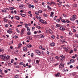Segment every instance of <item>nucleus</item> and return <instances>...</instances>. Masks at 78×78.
<instances>
[{
  "instance_id": "ddd939ff",
  "label": "nucleus",
  "mask_w": 78,
  "mask_h": 78,
  "mask_svg": "<svg viewBox=\"0 0 78 78\" xmlns=\"http://www.w3.org/2000/svg\"><path fill=\"white\" fill-rule=\"evenodd\" d=\"M5 58H6V59H10V56L9 55H7L5 56Z\"/></svg>"
},
{
  "instance_id": "412c9836",
  "label": "nucleus",
  "mask_w": 78,
  "mask_h": 78,
  "mask_svg": "<svg viewBox=\"0 0 78 78\" xmlns=\"http://www.w3.org/2000/svg\"><path fill=\"white\" fill-rule=\"evenodd\" d=\"M50 45L51 46H55V43L54 42H52L51 44Z\"/></svg>"
},
{
  "instance_id": "6ab92c4d",
  "label": "nucleus",
  "mask_w": 78,
  "mask_h": 78,
  "mask_svg": "<svg viewBox=\"0 0 78 78\" xmlns=\"http://www.w3.org/2000/svg\"><path fill=\"white\" fill-rule=\"evenodd\" d=\"M44 20L42 19H41L39 20V22H41V23H44Z\"/></svg>"
},
{
  "instance_id": "79ce46f5",
  "label": "nucleus",
  "mask_w": 78,
  "mask_h": 78,
  "mask_svg": "<svg viewBox=\"0 0 78 78\" xmlns=\"http://www.w3.org/2000/svg\"><path fill=\"white\" fill-rule=\"evenodd\" d=\"M56 25L57 27H60V25L59 24H56Z\"/></svg>"
},
{
  "instance_id": "f704fd0d",
  "label": "nucleus",
  "mask_w": 78,
  "mask_h": 78,
  "mask_svg": "<svg viewBox=\"0 0 78 78\" xmlns=\"http://www.w3.org/2000/svg\"><path fill=\"white\" fill-rule=\"evenodd\" d=\"M51 5L53 4V5H55L56 4V3H55V2H51Z\"/></svg>"
},
{
  "instance_id": "39448f33",
  "label": "nucleus",
  "mask_w": 78,
  "mask_h": 78,
  "mask_svg": "<svg viewBox=\"0 0 78 78\" xmlns=\"http://www.w3.org/2000/svg\"><path fill=\"white\" fill-rule=\"evenodd\" d=\"M64 49H65V51H67V52L69 51V50L70 49L69 47H67V48L64 47Z\"/></svg>"
},
{
  "instance_id": "a18cd8bd",
  "label": "nucleus",
  "mask_w": 78,
  "mask_h": 78,
  "mask_svg": "<svg viewBox=\"0 0 78 78\" xmlns=\"http://www.w3.org/2000/svg\"><path fill=\"white\" fill-rule=\"evenodd\" d=\"M11 63H13L14 62V60L13 59H12L11 61Z\"/></svg>"
},
{
  "instance_id": "6e6552de",
  "label": "nucleus",
  "mask_w": 78,
  "mask_h": 78,
  "mask_svg": "<svg viewBox=\"0 0 78 78\" xmlns=\"http://www.w3.org/2000/svg\"><path fill=\"white\" fill-rule=\"evenodd\" d=\"M65 58V56H64L62 57L61 58H60V60L61 61H64V59Z\"/></svg>"
},
{
  "instance_id": "680f3d73",
  "label": "nucleus",
  "mask_w": 78,
  "mask_h": 78,
  "mask_svg": "<svg viewBox=\"0 0 78 78\" xmlns=\"http://www.w3.org/2000/svg\"><path fill=\"white\" fill-rule=\"evenodd\" d=\"M70 63H71V62H68V63H67V65H69V64H70Z\"/></svg>"
},
{
  "instance_id": "bb28decb",
  "label": "nucleus",
  "mask_w": 78,
  "mask_h": 78,
  "mask_svg": "<svg viewBox=\"0 0 78 78\" xmlns=\"http://www.w3.org/2000/svg\"><path fill=\"white\" fill-rule=\"evenodd\" d=\"M73 7H77V4H74L73 5Z\"/></svg>"
},
{
  "instance_id": "f03ea898",
  "label": "nucleus",
  "mask_w": 78,
  "mask_h": 78,
  "mask_svg": "<svg viewBox=\"0 0 78 78\" xmlns=\"http://www.w3.org/2000/svg\"><path fill=\"white\" fill-rule=\"evenodd\" d=\"M0 58H1V59H3V60H4V61H7V60H5V56L0 55Z\"/></svg>"
},
{
  "instance_id": "58836bf2",
  "label": "nucleus",
  "mask_w": 78,
  "mask_h": 78,
  "mask_svg": "<svg viewBox=\"0 0 78 78\" xmlns=\"http://www.w3.org/2000/svg\"><path fill=\"white\" fill-rule=\"evenodd\" d=\"M2 12H6V11L5 10H2Z\"/></svg>"
},
{
  "instance_id": "603ef678",
  "label": "nucleus",
  "mask_w": 78,
  "mask_h": 78,
  "mask_svg": "<svg viewBox=\"0 0 78 78\" xmlns=\"http://www.w3.org/2000/svg\"><path fill=\"white\" fill-rule=\"evenodd\" d=\"M16 31L18 33H20V31H19V29H18V28H16Z\"/></svg>"
},
{
  "instance_id": "f8f14e48",
  "label": "nucleus",
  "mask_w": 78,
  "mask_h": 78,
  "mask_svg": "<svg viewBox=\"0 0 78 78\" xmlns=\"http://www.w3.org/2000/svg\"><path fill=\"white\" fill-rule=\"evenodd\" d=\"M23 5H20L19 6V8L21 9H23Z\"/></svg>"
},
{
  "instance_id": "7c9ffc66",
  "label": "nucleus",
  "mask_w": 78,
  "mask_h": 78,
  "mask_svg": "<svg viewBox=\"0 0 78 78\" xmlns=\"http://www.w3.org/2000/svg\"><path fill=\"white\" fill-rule=\"evenodd\" d=\"M35 14L37 15H39V13L38 12H35Z\"/></svg>"
},
{
  "instance_id": "f257e3e1",
  "label": "nucleus",
  "mask_w": 78,
  "mask_h": 78,
  "mask_svg": "<svg viewBox=\"0 0 78 78\" xmlns=\"http://www.w3.org/2000/svg\"><path fill=\"white\" fill-rule=\"evenodd\" d=\"M59 69L60 70H62L64 67V64L62 63V62H61L59 65Z\"/></svg>"
},
{
  "instance_id": "72a5a7b5",
  "label": "nucleus",
  "mask_w": 78,
  "mask_h": 78,
  "mask_svg": "<svg viewBox=\"0 0 78 78\" xmlns=\"http://www.w3.org/2000/svg\"><path fill=\"white\" fill-rule=\"evenodd\" d=\"M27 34H28V35H31V32H27Z\"/></svg>"
},
{
  "instance_id": "a878e982",
  "label": "nucleus",
  "mask_w": 78,
  "mask_h": 78,
  "mask_svg": "<svg viewBox=\"0 0 78 78\" xmlns=\"http://www.w3.org/2000/svg\"><path fill=\"white\" fill-rule=\"evenodd\" d=\"M20 15L22 16V17H25L26 16L25 15V14H21Z\"/></svg>"
},
{
  "instance_id": "a211bd4d",
  "label": "nucleus",
  "mask_w": 78,
  "mask_h": 78,
  "mask_svg": "<svg viewBox=\"0 0 78 78\" xmlns=\"http://www.w3.org/2000/svg\"><path fill=\"white\" fill-rule=\"evenodd\" d=\"M36 18H37V19L38 20H39V19H41V16L38 17V16H36Z\"/></svg>"
},
{
  "instance_id": "9b49d317",
  "label": "nucleus",
  "mask_w": 78,
  "mask_h": 78,
  "mask_svg": "<svg viewBox=\"0 0 78 78\" xmlns=\"http://www.w3.org/2000/svg\"><path fill=\"white\" fill-rule=\"evenodd\" d=\"M26 47H27V48H30V47H32V45L31 44H27L26 45Z\"/></svg>"
},
{
  "instance_id": "2f4dec72",
  "label": "nucleus",
  "mask_w": 78,
  "mask_h": 78,
  "mask_svg": "<svg viewBox=\"0 0 78 78\" xmlns=\"http://www.w3.org/2000/svg\"><path fill=\"white\" fill-rule=\"evenodd\" d=\"M43 23V24H47V22L45 20H44Z\"/></svg>"
},
{
  "instance_id": "4d7b16f0",
  "label": "nucleus",
  "mask_w": 78,
  "mask_h": 78,
  "mask_svg": "<svg viewBox=\"0 0 78 78\" xmlns=\"http://www.w3.org/2000/svg\"><path fill=\"white\" fill-rule=\"evenodd\" d=\"M16 78H19V75H16L15 76Z\"/></svg>"
},
{
  "instance_id": "37998d69",
  "label": "nucleus",
  "mask_w": 78,
  "mask_h": 78,
  "mask_svg": "<svg viewBox=\"0 0 78 78\" xmlns=\"http://www.w3.org/2000/svg\"><path fill=\"white\" fill-rule=\"evenodd\" d=\"M36 28H38V29H41V27L39 26H37L36 27Z\"/></svg>"
},
{
  "instance_id": "3c124183",
  "label": "nucleus",
  "mask_w": 78,
  "mask_h": 78,
  "mask_svg": "<svg viewBox=\"0 0 78 78\" xmlns=\"http://www.w3.org/2000/svg\"><path fill=\"white\" fill-rule=\"evenodd\" d=\"M51 37L52 39H55V36H54V35H52L51 36Z\"/></svg>"
},
{
  "instance_id": "4c0bfd02",
  "label": "nucleus",
  "mask_w": 78,
  "mask_h": 78,
  "mask_svg": "<svg viewBox=\"0 0 78 78\" xmlns=\"http://www.w3.org/2000/svg\"><path fill=\"white\" fill-rule=\"evenodd\" d=\"M31 7L32 8V9H33V8H34V5H31V6H29V8H30Z\"/></svg>"
},
{
  "instance_id": "f3484780",
  "label": "nucleus",
  "mask_w": 78,
  "mask_h": 78,
  "mask_svg": "<svg viewBox=\"0 0 78 78\" xmlns=\"http://www.w3.org/2000/svg\"><path fill=\"white\" fill-rule=\"evenodd\" d=\"M49 31V33H50V34H53V31H52L51 30V29H49L48 30Z\"/></svg>"
},
{
  "instance_id": "b1692460",
  "label": "nucleus",
  "mask_w": 78,
  "mask_h": 78,
  "mask_svg": "<svg viewBox=\"0 0 78 78\" xmlns=\"http://www.w3.org/2000/svg\"><path fill=\"white\" fill-rule=\"evenodd\" d=\"M7 33L9 34H11V33H12V31H10L9 30H7Z\"/></svg>"
},
{
  "instance_id": "0e129e2a",
  "label": "nucleus",
  "mask_w": 78,
  "mask_h": 78,
  "mask_svg": "<svg viewBox=\"0 0 78 78\" xmlns=\"http://www.w3.org/2000/svg\"><path fill=\"white\" fill-rule=\"evenodd\" d=\"M60 38H61V39H63L64 38V37L62 36H60Z\"/></svg>"
},
{
  "instance_id": "e433bc0d",
  "label": "nucleus",
  "mask_w": 78,
  "mask_h": 78,
  "mask_svg": "<svg viewBox=\"0 0 78 78\" xmlns=\"http://www.w3.org/2000/svg\"><path fill=\"white\" fill-rule=\"evenodd\" d=\"M73 50H71V51L69 52V53H70V54H72V53H73Z\"/></svg>"
},
{
  "instance_id": "4be33fe9",
  "label": "nucleus",
  "mask_w": 78,
  "mask_h": 78,
  "mask_svg": "<svg viewBox=\"0 0 78 78\" xmlns=\"http://www.w3.org/2000/svg\"><path fill=\"white\" fill-rule=\"evenodd\" d=\"M75 60L73 59H71L70 60V62L71 63H73V62H75Z\"/></svg>"
},
{
  "instance_id": "5701e85b",
  "label": "nucleus",
  "mask_w": 78,
  "mask_h": 78,
  "mask_svg": "<svg viewBox=\"0 0 78 78\" xmlns=\"http://www.w3.org/2000/svg\"><path fill=\"white\" fill-rule=\"evenodd\" d=\"M9 8L10 10H13V9H14V8L13 7H9Z\"/></svg>"
},
{
  "instance_id": "8fccbe9b",
  "label": "nucleus",
  "mask_w": 78,
  "mask_h": 78,
  "mask_svg": "<svg viewBox=\"0 0 78 78\" xmlns=\"http://www.w3.org/2000/svg\"><path fill=\"white\" fill-rule=\"evenodd\" d=\"M46 33H48V28H46Z\"/></svg>"
},
{
  "instance_id": "13d9d810",
  "label": "nucleus",
  "mask_w": 78,
  "mask_h": 78,
  "mask_svg": "<svg viewBox=\"0 0 78 78\" xmlns=\"http://www.w3.org/2000/svg\"><path fill=\"white\" fill-rule=\"evenodd\" d=\"M28 24H25V27H26V28H27V27H28Z\"/></svg>"
},
{
  "instance_id": "aec40b11",
  "label": "nucleus",
  "mask_w": 78,
  "mask_h": 78,
  "mask_svg": "<svg viewBox=\"0 0 78 78\" xmlns=\"http://www.w3.org/2000/svg\"><path fill=\"white\" fill-rule=\"evenodd\" d=\"M61 21L62 22H63V23H66V21L64 19L62 20Z\"/></svg>"
},
{
  "instance_id": "c03bdc74",
  "label": "nucleus",
  "mask_w": 78,
  "mask_h": 78,
  "mask_svg": "<svg viewBox=\"0 0 78 78\" xmlns=\"http://www.w3.org/2000/svg\"><path fill=\"white\" fill-rule=\"evenodd\" d=\"M22 45V44L21 43H20L18 44V48H20V47Z\"/></svg>"
},
{
  "instance_id": "de8ad7c7",
  "label": "nucleus",
  "mask_w": 78,
  "mask_h": 78,
  "mask_svg": "<svg viewBox=\"0 0 78 78\" xmlns=\"http://www.w3.org/2000/svg\"><path fill=\"white\" fill-rule=\"evenodd\" d=\"M56 21L57 22H60V20H59V19H57Z\"/></svg>"
},
{
  "instance_id": "a19ab883",
  "label": "nucleus",
  "mask_w": 78,
  "mask_h": 78,
  "mask_svg": "<svg viewBox=\"0 0 78 78\" xmlns=\"http://www.w3.org/2000/svg\"><path fill=\"white\" fill-rule=\"evenodd\" d=\"M66 22L68 23H70V21H69V20H66Z\"/></svg>"
},
{
  "instance_id": "5fc2aeb1",
  "label": "nucleus",
  "mask_w": 78,
  "mask_h": 78,
  "mask_svg": "<svg viewBox=\"0 0 78 78\" xmlns=\"http://www.w3.org/2000/svg\"><path fill=\"white\" fill-rule=\"evenodd\" d=\"M29 40H32V38H31V37H29Z\"/></svg>"
},
{
  "instance_id": "7ed1b4c3",
  "label": "nucleus",
  "mask_w": 78,
  "mask_h": 78,
  "mask_svg": "<svg viewBox=\"0 0 78 78\" xmlns=\"http://www.w3.org/2000/svg\"><path fill=\"white\" fill-rule=\"evenodd\" d=\"M49 61H50L51 62H53L55 61V59H54V58L51 57L49 59Z\"/></svg>"
},
{
  "instance_id": "052dcab7",
  "label": "nucleus",
  "mask_w": 78,
  "mask_h": 78,
  "mask_svg": "<svg viewBox=\"0 0 78 78\" xmlns=\"http://www.w3.org/2000/svg\"><path fill=\"white\" fill-rule=\"evenodd\" d=\"M20 12H24V10H22L20 11Z\"/></svg>"
},
{
  "instance_id": "6e6d98bb",
  "label": "nucleus",
  "mask_w": 78,
  "mask_h": 78,
  "mask_svg": "<svg viewBox=\"0 0 78 78\" xmlns=\"http://www.w3.org/2000/svg\"><path fill=\"white\" fill-rule=\"evenodd\" d=\"M20 64L21 65H23V62H20Z\"/></svg>"
},
{
  "instance_id": "2eb2a0df",
  "label": "nucleus",
  "mask_w": 78,
  "mask_h": 78,
  "mask_svg": "<svg viewBox=\"0 0 78 78\" xmlns=\"http://www.w3.org/2000/svg\"><path fill=\"white\" fill-rule=\"evenodd\" d=\"M47 7L48 8V9H49L48 11L51 10V8L50 7L49 5H48Z\"/></svg>"
},
{
  "instance_id": "20e7f679",
  "label": "nucleus",
  "mask_w": 78,
  "mask_h": 78,
  "mask_svg": "<svg viewBox=\"0 0 78 78\" xmlns=\"http://www.w3.org/2000/svg\"><path fill=\"white\" fill-rule=\"evenodd\" d=\"M59 29L60 30H61L62 31H63L66 30V28H64L63 27H60L59 28Z\"/></svg>"
},
{
  "instance_id": "393cba45",
  "label": "nucleus",
  "mask_w": 78,
  "mask_h": 78,
  "mask_svg": "<svg viewBox=\"0 0 78 78\" xmlns=\"http://www.w3.org/2000/svg\"><path fill=\"white\" fill-rule=\"evenodd\" d=\"M60 73H57V74L55 75V76H58L59 75Z\"/></svg>"
},
{
  "instance_id": "423d86ee",
  "label": "nucleus",
  "mask_w": 78,
  "mask_h": 78,
  "mask_svg": "<svg viewBox=\"0 0 78 78\" xmlns=\"http://www.w3.org/2000/svg\"><path fill=\"white\" fill-rule=\"evenodd\" d=\"M35 53H37V54H38V55H41V51L38 50H35Z\"/></svg>"
},
{
  "instance_id": "09e8293b",
  "label": "nucleus",
  "mask_w": 78,
  "mask_h": 78,
  "mask_svg": "<svg viewBox=\"0 0 78 78\" xmlns=\"http://www.w3.org/2000/svg\"><path fill=\"white\" fill-rule=\"evenodd\" d=\"M60 41L62 42V43H64V39H63L62 40H60Z\"/></svg>"
},
{
  "instance_id": "e2e57ef3",
  "label": "nucleus",
  "mask_w": 78,
  "mask_h": 78,
  "mask_svg": "<svg viewBox=\"0 0 78 78\" xmlns=\"http://www.w3.org/2000/svg\"><path fill=\"white\" fill-rule=\"evenodd\" d=\"M33 56H34V55H33V53H31V57H33Z\"/></svg>"
},
{
  "instance_id": "338daca9",
  "label": "nucleus",
  "mask_w": 78,
  "mask_h": 78,
  "mask_svg": "<svg viewBox=\"0 0 78 78\" xmlns=\"http://www.w3.org/2000/svg\"><path fill=\"white\" fill-rule=\"evenodd\" d=\"M28 62H31V60L30 59H29V60H28Z\"/></svg>"
},
{
  "instance_id": "1a4fd4ad",
  "label": "nucleus",
  "mask_w": 78,
  "mask_h": 78,
  "mask_svg": "<svg viewBox=\"0 0 78 78\" xmlns=\"http://www.w3.org/2000/svg\"><path fill=\"white\" fill-rule=\"evenodd\" d=\"M23 51H26V50H27V47H23Z\"/></svg>"
},
{
  "instance_id": "bf43d9fd",
  "label": "nucleus",
  "mask_w": 78,
  "mask_h": 78,
  "mask_svg": "<svg viewBox=\"0 0 78 78\" xmlns=\"http://www.w3.org/2000/svg\"><path fill=\"white\" fill-rule=\"evenodd\" d=\"M5 28H6L7 27H8V25L6 24L5 26Z\"/></svg>"
},
{
  "instance_id": "cd10ccee",
  "label": "nucleus",
  "mask_w": 78,
  "mask_h": 78,
  "mask_svg": "<svg viewBox=\"0 0 78 78\" xmlns=\"http://www.w3.org/2000/svg\"><path fill=\"white\" fill-rule=\"evenodd\" d=\"M73 19H74L75 20V19H76V15H73V17H72Z\"/></svg>"
},
{
  "instance_id": "69168bd1",
  "label": "nucleus",
  "mask_w": 78,
  "mask_h": 78,
  "mask_svg": "<svg viewBox=\"0 0 78 78\" xmlns=\"http://www.w3.org/2000/svg\"><path fill=\"white\" fill-rule=\"evenodd\" d=\"M63 72H65V73H66V70L65 69H63Z\"/></svg>"
},
{
  "instance_id": "c756f323",
  "label": "nucleus",
  "mask_w": 78,
  "mask_h": 78,
  "mask_svg": "<svg viewBox=\"0 0 78 78\" xmlns=\"http://www.w3.org/2000/svg\"><path fill=\"white\" fill-rule=\"evenodd\" d=\"M70 20H75V19H74L72 17H71L70 19Z\"/></svg>"
},
{
  "instance_id": "49530a36",
  "label": "nucleus",
  "mask_w": 78,
  "mask_h": 78,
  "mask_svg": "<svg viewBox=\"0 0 78 78\" xmlns=\"http://www.w3.org/2000/svg\"><path fill=\"white\" fill-rule=\"evenodd\" d=\"M13 64L14 66H17V62H15Z\"/></svg>"
},
{
  "instance_id": "473e14b6",
  "label": "nucleus",
  "mask_w": 78,
  "mask_h": 78,
  "mask_svg": "<svg viewBox=\"0 0 78 78\" xmlns=\"http://www.w3.org/2000/svg\"><path fill=\"white\" fill-rule=\"evenodd\" d=\"M2 52V53H3L4 52V50L3 49H0V52Z\"/></svg>"
},
{
  "instance_id": "864d4df0",
  "label": "nucleus",
  "mask_w": 78,
  "mask_h": 78,
  "mask_svg": "<svg viewBox=\"0 0 78 78\" xmlns=\"http://www.w3.org/2000/svg\"><path fill=\"white\" fill-rule=\"evenodd\" d=\"M38 12L40 13H42V11L41 10H39L38 11Z\"/></svg>"
},
{
  "instance_id": "c85d7f7f",
  "label": "nucleus",
  "mask_w": 78,
  "mask_h": 78,
  "mask_svg": "<svg viewBox=\"0 0 78 78\" xmlns=\"http://www.w3.org/2000/svg\"><path fill=\"white\" fill-rule=\"evenodd\" d=\"M16 19H17V20H19L20 19V17L19 16H16Z\"/></svg>"
},
{
  "instance_id": "ea45409f",
  "label": "nucleus",
  "mask_w": 78,
  "mask_h": 78,
  "mask_svg": "<svg viewBox=\"0 0 78 78\" xmlns=\"http://www.w3.org/2000/svg\"><path fill=\"white\" fill-rule=\"evenodd\" d=\"M27 31L29 32L30 31V28L29 27H27Z\"/></svg>"
},
{
  "instance_id": "774afa93",
  "label": "nucleus",
  "mask_w": 78,
  "mask_h": 78,
  "mask_svg": "<svg viewBox=\"0 0 78 78\" xmlns=\"http://www.w3.org/2000/svg\"><path fill=\"white\" fill-rule=\"evenodd\" d=\"M39 47V48H41V49L42 48V47L41 46H40Z\"/></svg>"
},
{
  "instance_id": "0eeeda50",
  "label": "nucleus",
  "mask_w": 78,
  "mask_h": 78,
  "mask_svg": "<svg viewBox=\"0 0 78 78\" xmlns=\"http://www.w3.org/2000/svg\"><path fill=\"white\" fill-rule=\"evenodd\" d=\"M25 31V30L23 29L21 31V32L20 33V34L21 35H23L24 34L23 31Z\"/></svg>"
},
{
  "instance_id": "dca6fc26",
  "label": "nucleus",
  "mask_w": 78,
  "mask_h": 78,
  "mask_svg": "<svg viewBox=\"0 0 78 78\" xmlns=\"http://www.w3.org/2000/svg\"><path fill=\"white\" fill-rule=\"evenodd\" d=\"M60 58V57L59 56H55V58L56 59H57V60H59Z\"/></svg>"
},
{
  "instance_id": "9d476101",
  "label": "nucleus",
  "mask_w": 78,
  "mask_h": 78,
  "mask_svg": "<svg viewBox=\"0 0 78 78\" xmlns=\"http://www.w3.org/2000/svg\"><path fill=\"white\" fill-rule=\"evenodd\" d=\"M40 61V60L39 58H37V60H36V62L37 64H39V61Z\"/></svg>"
},
{
  "instance_id": "4468645a",
  "label": "nucleus",
  "mask_w": 78,
  "mask_h": 78,
  "mask_svg": "<svg viewBox=\"0 0 78 78\" xmlns=\"http://www.w3.org/2000/svg\"><path fill=\"white\" fill-rule=\"evenodd\" d=\"M40 36V38H44L45 36H44V35H42V34H41L39 35Z\"/></svg>"
},
{
  "instance_id": "c9c22d12",
  "label": "nucleus",
  "mask_w": 78,
  "mask_h": 78,
  "mask_svg": "<svg viewBox=\"0 0 78 78\" xmlns=\"http://www.w3.org/2000/svg\"><path fill=\"white\" fill-rule=\"evenodd\" d=\"M43 16H44V17H47V15L45 14V13H44L43 14Z\"/></svg>"
}]
</instances>
